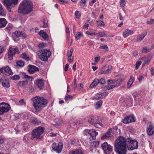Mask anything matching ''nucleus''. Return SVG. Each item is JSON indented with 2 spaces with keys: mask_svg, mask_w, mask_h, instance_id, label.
<instances>
[{
  "mask_svg": "<svg viewBox=\"0 0 154 154\" xmlns=\"http://www.w3.org/2000/svg\"><path fill=\"white\" fill-rule=\"evenodd\" d=\"M126 146L129 150L137 149L138 146L137 140L131 137L127 139L125 137L119 136L116 140L114 144V150L119 154H126Z\"/></svg>",
  "mask_w": 154,
  "mask_h": 154,
  "instance_id": "nucleus-1",
  "label": "nucleus"
},
{
  "mask_svg": "<svg viewBox=\"0 0 154 154\" xmlns=\"http://www.w3.org/2000/svg\"><path fill=\"white\" fill-rule=\"evenodd\" d=\"M33 4L30 0H23L20 4L18 12L23 15L29 14L33 11Z\"/></svg>",
  "mask_w": 154,
  "mask_h": 154,
  "instance_id": "nucleus-2",
  "label": "nucleus"
},
{
  "mask_svg": "<svg viewBox=\"0 0 154 154\" xmlns=\"http://www.w3.org/2000/svg\"><path fill=\"white\" fill-rule=\"evenodd\" d=\"M47 100L43 97H37L33 101V106L37 111L41 110L47 106Z\"/></svg>",
  "mask_w": 154,
  "mask_h": 154,
  "instance_id": "nucleus-3",
  "label": "nucleus"
},
{
  "mask_svg": "<svg viewBox=\"0 0 154 154\" xmlns=\"http://www.w3.org/2000/svg\"><path fill=\"white\" fill-rule=\"evenodd\" d=\"M45 130V128L43 127L38 126L36 127L32 131L31 139L36 141L41 139L43 138L42 134L44 132Z\"/></svg>",
  "mask_w": 154,
  "mask_h": 154,
  "instance_id": "nucleus-4",
  "label": "nucleus"
},
{
  "mask_svg": "<svg viewBox=\"0 0 154 154\" xmlns=\"http://www.w3.org/2000/svg\"><path fill=\"white\" fill-rule=\"evenodd\" d=\"M23 77L22 79H24V81H20L17 84V85L18 86H22L23 87H25L28 83V81H32L34 78L32 76H30L26 74L24 72L22 73Z\"/></svg>",
  "mask_w": 154,
  "mask_h": 154,
  "instance_id": "nucleus-5",
  "label": "nucleus"
},
{
  "mask_svg": "<svg viewBox=\"0 0 154 154\" xmlns=\"http://www.w3.org/2000/svg\"><path fill=\"white\" fill-rule=\"evenodd\" d=\"M39 52L41 54L39 56V58L42 60L44 61H47L48 60V58L51 56V53L50 50L46 49H43L39 50Z\"/></svg>",
  "mask_w": 154,
  "mask_h": 154,
  "instance_id": "nucleus-6",
  "label": "nucleus"
},
{
  "mask_svg": "<svg viewBox=\"0 0 154 154\" xmlns=\"http://www.w3.org/2000/svg\"><path fill=\"white\" fill-rule=\"evenodd\" d=\"M11 109V106L8 103L4 102L0 103V115L8 112Z\"/></svg>",
  "mask_w": 154,
  "mask_h": 154,
  "instance_id": "nucleus-7",
  "label": "nucleus"
},
{
  "mask_svg": "<svg viewBox=\"0 0 154 154\" xmlns=\"http://www.w3.org/2000/svg\"><path fill=\"white\" fill-rule=\"evenodd\" d=\"M100 147L105 154H109L113 150L112 146L105 142L101 144Z\"/></svg>",
  "mask_w": 154,
  "mask_h": 154,
  "instance_id": "nucleus-8",
  "label": "nucleus"
},
{
  "mask_svg": "<svg viewBox=\"0 0 154 154\" xmlns=\"http://www.w3.org/2000/svg\"><path fill=\"white\" fill-rule=\"evenodd\" d=\"M63 147V143L62 142H59L58 143L54 142L51 146L52 149L58 153L61 152Z\"/></svg>",
  "mask_w": 154,
  "mask_h": 154,
  "instance_id": "nucleus-9",
  "label": "nucleus"
},
{
  "mask_svg": "<svg viewBox=\"0 0 154 154\" xmlns=\"http://www.w3.org/2000/svg\"><path fill=\"white\" fill-rule=\"evenodd\" d=\"M1 73L7 75H11L13 74V72L8 66L0 68V74Z\"/></svg>",
  "mask_w": 154,
  "mask_h": 154,
  "instance_id": "nucleus-10",
  "label": "nucleus"
},
{
  "mask_svg": "<svg viewBox=\"0 0 154 154\" xmlns=\"http://www.w3.org/2000/svg\"><path fill=\"white\" fill-rule=\"evenodd\" d=\"M136 121L135 116L133 114H131L126 116L123 119V122L124 124H128L134 122Z\"/></svg>",
  "mask_w": 154,
  "mask_h": 154,
  "instance_id": "nucleus-11",
  "label": "nucleus"
},
{
  "mask_svg": "<svg viewBox=\"0 0 154 154\" xmlns=\"http://www.w3.org/2000/svg\"><path fill=\"white\" fill-rule=\"evenodd\" d=\"M21 32L20 31L16 30L12 33L11 37L12 39L15 42H17L20 40V38L21 37Z\"/></svg>",
  "mask_w": 154,
  "mask_h": 154,
  "instance_id": "nucleus-12",
  "label": "nucleus"
},
{
  "mask_svg": "<svg viewBox=\"0 0 154 154\" xmlns=\"http://www.w3.org/2000/svg\"><path fill=\"white\" fill-rule=\"evenodd\" d=\"M34 86H36L40 90H42L44 86L43 80L42 79H38L34 81Z\"/></svg>",
  "mask_w": 154,
  "mask_h": 154,
  "instance_id": "nucleus-13",
  "label": "nucleus"
},
{
  "mask_svg": "<svg viewBox=\"0 0 154 154\" xmlns=\"http://www.w3.org/2000/svg\"><path fill=\"white\" fill-rule=\"evenodd\" d=\"M39 70L38 67L33 65L29 64L28 66L27 71L29 74H33L36 72L38 71Z\"/></svg>",
  "mask_w": 154,
  "mask_h": 154,
  "instance_id": "nucleus-14",
  "label": "nucleus"
},
{
  "mask_svg": "<svg viewBox=\"0 0 154 154\" xmlns=\"http://www.w3.org/2000/svg\"><path fill=\"white\" fill-rule=\"evenodd\" d=\"M0 84L3 87L9 88L10 87V82L8 79H6L4 77L1 78L0 81Z\"/></svg>",
  "mask_w": 154,
  "mask_h": 154,
  "instance_id": "nucleus-15",
  "label": "nucleus"
},
{
  "mask_svg": "<svg viewBox=\"0 0 154 154\" xmlns=\"http://www.w3.org/2000/svg\"><path fill=\"white\" fill-rule=\"evenodd\" d=\"M125 106L126 107H130L132 106L133 104V100L132 97H129L125 100Z\"/></svg>",
  "mask_w": 154,
  "mask_h": 154,
  "instance_id": "nucleus-16",
  "label": "nucleus"
},
{
  "mask_svg": "<svg viewBox=\"0 0 154 154\" xmlns=\"http://www.w3.org/2000/svg\"><path fill=\"white\" fill-rule=\"evenodd\" d=\"M98 121V117L91 116L88 118V122L89 124L93 125L94 123Z\"/></svg>",
  "mask_w": 154,
  "mask_h": 154,
  "instance_id": "nucleus-17",
  "label": "nucleus"
},
{
  "mask_svg": "<svg viewBox=\"0 0 154 154\" xmlns=\"http://www.w3.org/2000/svg\"><path fill=\"white\" fill-rule=\"evenodd\" d=\"M146 132L147 134L150 136L154 133V127L152 123L149 124V128L147 129Z\"/></svg>",
  "mask_w": 154,
  "mask_h": 154,
  "instance_id": "nucleus-18",
  "label": "nucleus"
},
{
  "mask_svg": "<svg viewBox=\"0 0 154 154\" xmlns=\"http://www.w3.org/2000/svg\"><path fill=\"white\" fill-rule=\"evenodd\" d=\"M38 34L41 37H42L45 40L48 41L49 40V36L46 32L43 30H41L38 32Z\"/></svg>",
  "mask_w": 154,
  "mask_h": 154,
  "instance_id": "nucleus-19",
  "label": "nucleus"
},
{
  "mask_svg": "<svg viewBox=\"0 0 154 154\" xmlns=\"http://www.w3.org/2000/svg\"><path fill=\"white\" fill-rule=\"evenodd\" d=\"M90 135L92 137V139L94 140L96 139V136L98 135V133L94 129H90Z\"/></svg>",
  "mask_w": 154,
  "mask_h": 154,
  "instance_id": "nucleus-20",
  "label": "nucleus"
},
{
  "mask_svg": "<svg viewBox=\"0 0 154 154\" xmlns=\"http://www.w3.org/2000/svg\"><path fill=\"white\" fill-rule=\"evenodd\" d=\"M8 22L4 18H0V28L5 27Z\"/></svg>",
  "mask_w": 154,
  "mask_h": 154,
  "instance_id": "nucleus-21",
  "label": "nucleus"
},
{
  "mask_svg": "<svg viewBox=\"0 0 154 154\" xmlns=\"http://www.w3.org/2000/svg\"><path fill=\"white\" fill-rule=\"evenodd\" d=\"M133 33V31L128 29H126L125 32H123V36L125 38H126L129 35L132 34Z\"/></svg>",
  "mask_w": 154,
  "mask_h": 154,
  "instance_id": "nucleus-22",
  "label": "nucleus"
},
{
  "mask_svg": "<svg viewBox=\"0 0 154 154\" xmlns=\"http://www.w3.org/2000/svg\"><path fill=\"white\" fill-rule=\"evenodd\" d=\"M99 83V79H95L90 85L89 88H92L97 85Z\"/></svg>",
  "mask_w": 154,
  "mask_h": 154,
  "instance_id": "nucleus-23",
  "label": "nucleus"
},
{
  "mask_svg": "<svg viewBox=\"0 0 154 154\" xmlns=\"http://www.w3.org/2000/svg\"><path fill=\"white\" fill-rule=\"evenodd\" d=\"M134 78L133 76H130V79L128 80L127 85V87L128 88H130L131 87V85L134 82Z\"/></svg>",
  "mask_w": 154,
  "mask_h": 154,
  "instance_id": "nucleus-24",
  "label": "nucleus"
},
{
  "mask_svg": "<svg viewBox=\"0 0 154 154\" xmlns=\"http://www.w3.org/2000/svg\"><path fill=\"white\" fill-rule=\"evenodd\" d=\"M100 143V141H94L91 142L90 146L91 147L96 149L99 146Z\"/></svg>",
  "mask_w": 154,
  "mask_h": 154,
  "instance_id": "nucleus-25",
  "label": "nucleus"
},
{
  "mask_svg": "<svg viewBox=\"0 0 154 154\" xmlns=\"http://www.w3.org/2000/svg\"><path fill=\"white\" fill-rule=\"evenodd\" d=\"M8 51L10 53H15V54H18L20 53L18 49L16 48H12L11 47Z\"/></svg>",
  "mask_w": 154,
  "mask_h": 154,
  "instance_id": "nucleus-26",
  "label": "nucleus"
},
{
  "mask_svg": "<svg viewBox=\"0 0 154 154\" xmlns=\"http://www.w3.org/2000/svg\"><path fill=\"white\" fill-rule=\"evenodd\" d=\"M3 4L6 7V8L11 7L13 5L9 0H5L3 2Z\"/></svg>",
  "mask_w": 154,
  "mask_h": 154,
  "instance_id": "nucleus-27",
  "label": "nucleus"
},
{
  "mask_svg": "<svg viewBox=\"0 0 154 154\" xmlns=\"http://www.w3.org/2000/svg\"><path fill=\"white\" fill-rule=\"evenodd\" d=\"M103 103L102 100H99L94 105L95 109H99L102 106Z\"/></svg>",
  "mask_w": 154,
  "mask_h": 154,
  "instance_id": "nucleus-28",
  "label": "nucleus"
},
{
  "mask_svg": "<svg viewBox=\"0 0 154 154\" xmlns=\"http://www.w3.org/2000/svg\"><path fill=\"white\" fill-rule=\"evenodd\" d=\"M20 57L21 58L25 59L27 61H29L30 60L29 57V56H27L25 52L21 54L20 55Z\"/></svg>",
  "mask_w": 154,
  "mask_h": 154,
  "instance_id": "nucleus-29",
  "label": "nucleus"
},
{
  "mask_svg": "<svg viewBox=\"0 0 154 154\" xmlns=\"http://www.w3.org/2000/svg\"><path fill=\"white\" fill-rule=\"evenodd\" d=\"M135 105L136 106L138 105H143V101L141 100V99H140L139 97H138L136 100H135Z\"/></svg>",
  "mask_w": 154,
  "mask_h": 154,
  "instance_id": "nucleus-30",
  "label": "nucleus"
},
{
  "mask_svg": "<svg viewBox=\"0 0 154 154\" xmlns=\"http://www.w3.org/2000/svg\"><path fill=\"white\" fill-rule=\"evenodd\" d=\"M16 63L17 66L21 67L25 65L24 62L21 60L16 61Z\"/></svg>",
  "mask_w": 154,
  "mask_h": 154,
  "instance_id": "nucleus-31",
  "label": "nucleus"
},
{
  "mask_svg": "<svg viewBox=\"0 0 154 154\" xmlns=\"http://www.w3.org/2000/svg\"><path fill=\"white\" fill-rule=\"evenodd\" d=\"M8 59L9 60H11L13 59V56H15V53H10L8 51Z\"/></svg>",
  "mask_w": 154,
  "mask_h": 154,
  "instance_id": "nucleus-32",
  "label": "nucleus"
},
{
  "mask_svg": "<svg viewBox=\"0 0 154 154\" xmlns=\"http://www.w3.org/2000/svg\"><path fill=\"white\" fill-rule=\"evenodd\" d=\"M30 122L31 123L35 125H38L39 123H41V122L40 121L39 122V121H38L36 119H31L30 121Z\"/></svg>",
  "mask_w": 154,
  "mask_h": 154,
  "instance_id": "nucleus-33",
  "label": "nucleus"
},
{
  "mask_svg": "<svg viewBox=\"0 0 154 154\" xmlns=\"http://www.w3.org/2000/svg\"><path fill=\"white\" fill-rule=\"evenodd\" d=\"M10 79L13 80H18L20 79V76L18 75H15L10 76Z\"/></svg>",
  "mask_w": 154,
  "mask_h": 154,
  "instance_id": "nucleus-34",
  "label": "nucleus"
},
{
  "mask_svg": "<svg viewBox=\"0 0 154 154\" xmlns=\"http://www.w3.org/2000/svg\"><path fill=\"white\" fill-rule=\"evenodd\" d=\"M73 98V97L71 95H69L67 94L65 96L64 99L66 101L70 100H72Z\"/></svg>",
  "mask_w": 154,
  "mask_h": 154,
  "instance_id": "nucleus-35",
  "label": "nucleus"
},
{
  "mask_svg": "<svg viewBox=\"0 0 154 154\" xmlns=\"http://www.w3.org/2000/svg\"><path fill=\"white\" fill-rule=\"evenodd\" d=\"M116 87V85H112V86H105L103 87H102L101 88L104 90H109L113 89Z\"/></svg>",
  "mask_w": 154,
  "mask_h": 154,
  "instance_id": "nucleus-36",
  "label": "nucleus"
},
{
  "mask_svg": "<svg viewBox=\"0 0 154 154\" xmlns=\"http://www.w3.org/2000/svg\"><path fill=\"white\" fill-rule=\"evenodd\" d=\"M71 154H84L83 152L80 149H76Z\"/></svg>",
  "mask_w": 154,
  "mask_h": 154,
  "instance_id": "nucleus-37",
  "label": "nucleus"
},
{
  "mask_svg": "<svg viewBox=\"0 0 154 154\" xmlns=\"http://www.w3.org/2000/svg\"><path fill=\"white\" fill-rule=\"evenodd\" d=\"M100 93H99L97 94L94 96L93 99L94 100H99L102 98Z\"/></svg>",
  "mask_w": 154,
  "mask_h": 154,
  "instance_id": "nucleus-38",
  "label": "nucleus"
},
{
  "mask_svg": "<svg viewBox=\"0 0 154 154\" xmlns=\"http://www.w3.org/2000/svg\"><path fill=\"white\" fill-rule=\"evenodd\" d=\"M123 80L121 79H119L115 81V83L117 85L116 86H120L122 84Z\"/></svg>",
  "mask_w": 154,
  "mask_h": 154,
  "instance_id": "nucleus-39",
  "label": "nucleus"
},
{
  "mask_svg": "<svg viewBox=\"0 0 154 154\" xmlns=\"http://www.w3.org/2000/svg\"><path fill=\"white\" fill-rule=\"evenodd\" d=\"M107 36V35L106 34L103 32H100L97 33V37H106Z\"/></svg>",
  "mask_w": 154,
  "mask_h": 154,
  "instance_id": "nucleus-40",
  "label": "nucleus"
},
{
  "mask_svg": "<svg viewBox=\"0 0 154 154\" xmlns=\"http://www.w3.org/2000/svg\"><path fill=\"white\" fill-rule=\"evenodd\" d=\"M151 51V49L149 48H147L146 46L142 48V53H147Z\"/></svg>",
  "mask_w": 154,
  "mask_h": 154,
  "instance_id": "nucleus-41",
  "label": "nucleus"
},
{
  "mask_svg": "<svg viewBox=\"0 0 154 154\" xmlns=\"http://www.w3.org/2000/svg\"><path fill=\"white\" fill-rule=\"evenodd\" d=\"M21 33V36L23 39L26 38H28V36L24 32L22 31Z\"/></svg>",
  "mask_w": 154,
  "mask_h": 154,
  "instance_id": "nucleus-42",
  "label": "nucleus"
},
{
  "mask_svg": "<svg viewBox=\"0 0 154 154\" xmlns=\"http://www.w3.org/2000/svg\"><path fill=\"white\" fill-rule=\"evenodd\" d=\"M75 38L77 40H79L80 39L81 37L83 36V34L81 33L80 32H78L77 34H75Z\"/></svg>",
  "mask_w": 154,
  "mask_h": 154,
  "instance_id": "nucleus-43",
  "label": "nucleus"
},
{
  "mask_svg": "<svg viewBox=\"0 0 154 154\" xmlns=\"http://www.w3.org/2000/svg\"><path fill=\"white\" fill-rule=\"evenodd\" d=\"M97 24L98 26H102L103 27L105 26V24L103 21H97Z\"/></svg>",
  "mask_w": 154,
  "mask_h": 154,
  "instance_id": "nucleus-44",
  "label": "nucleus"
},
{
  "mask_svg": "<svg viewBox=\"0 0 154 154\" xmlns=\"http://www.w3.org/2000/svg\"><path fill=\"white\" fill-rule=\"evenodd\" d=\"M47 46V43H42L39 44L38 45V47L39 48L46 47Z\"/></svg>",
  "mask_w": 154,
  "mask_h": 154,
  "instance_id": "nucleus-45",
  "label": "nucleus"
},
{
  "mask_svg": "<svg viewBox=\"0 0 154 154\" xmlns=\"http://www.w3.org/2000/svg\"><path fill=\"white\" fill-rule=\"evenodd\" d=\"M13 27V25L10 23H9L7 26L5 28V30H8L9 31Z\"/></svg>",
  "mask_w": 154,
  "mask_h": 154,
  "instance_id": "nucleus-46",
  "label": "nucleus"
},
{
  "mask_svg": "<svg viewBox=\"0 0 154 154\" xmlns=\"http://www.w3.org/2000/svg\"><path fill=\"white\" fill-rule=\"evenodd\" d=\"M10 2L13 5L12 7H14L17 4L18 0H9Z\"/></svg>",
  "mask_w": 154,
  "mask_h": 154,
  "instance_id": "nucleus-47",
  "label": "nucleus"
},
{
  "mask_svg": "<svg viewBox=\"0 0 154 154\" xmlns=\"http://www.w3.org/2000/svg\"><path fill=\"white\" fill-rule=\"evenodd\" d=\"M99 83L100 84L103 85L106 84V82L104 78H103L99 80Z\"/></svg>",
  "mask_w": 154,
  "mask_h": 154,
  "instance_id": "nucleus-48",
  "label": "nucleus"
},
{
  "mask_svg": "<svg viewBox=\"0 0 154 154\" xmlns=\"http://www.w3.org/2000/svg\"><path fill=\"white\" fill-rule=\"evenodd\" d=\"M86 33L87 34L91 36L95 35L97 37V33L96 32H90L89 31H87L86 32Z\"/></svg>",
  "mask_w": 154,
  "mask_h": 154,
  "instance_id": "nucleus-49",
  "label": "nucleus"
},
{
  "mask_svg": "<svg viewBox=\"0 0 154 154\" xmlns=\"http://www.w3.org/2000/svg\"><path fill=\"white\" fill-rule=\"evenodd\" d=\"M48 20L45 19H44V20L43 21V27L44 28H47L48 27Z\"/></svg>",
  "mask_w": 154,
  "mask_h": 154,
  "instance_id": "nucleus-50",
  "label": "nucleus"
},
{
  "mask_svg": "<svg viewBox=\"0 0 154 154\" xmlns=\"http://www.w3.org/2000/svg\"><path fill=\"white\" fill-rule=\"evenodd\" d=\"M115 84V82H114L113 80L111 79H109L107 80V85L108 86H112L113 85Z\"/></svg>",
  "mask_w": 154,
  "mask_h": 154,
  "instance_id": "nucleus-51",
  "label": "nucleus"
},
{
  "mask_svg": "<svg viewBox=\"0 0 154 154\" xmlns=\"http://www.w3.org/2000/svg\"><path fill=\"white\" fill-rule=\"evenodd\" d=\"M101 94V96L102 97V98H105L106 96L108 95L109 93L107 91H105L102 93H100Z\"/></svg>",
  "mask_w": 154,
  "mask_h": 154,
  "instance_id": "nucleus-52",
  "label": "nucleus"
},
{
  "mask_svg": "<svg viewBox=\"0 0 154 154\" xmlns=\"http://www.w3.org/2000/svg\"><path fill=\"white\" fill-rule=\"evenodd\" d=\"M150 60L149 58H148L147 60H145L144 62L142 63V66H144L146 64H148L149 62H150Z\"/></svg>",
  "mask_w": 154,
  "mask_h": 154,
  "instance_id": "nucleus-53",
  "label": "nucleus"
},
{
  "mask_svg": "<svg viewBox=\"0 0 154 154\" xmlns=\"http://www.w3.org/2000/svg\"><path fill=\"white\" fill-rule=\"evenodd\" d=\"M141 63L142 62L140 61H138L136 63L135 65V69L136 70L138 69L139 66L141 64Z\"/></svg>",
  "mask_w": 154,
  "mask_h": 154,
  "instance_id": "nucleus-54",
  "label": "nucleus"
},
{
  "mask_svg": "<svg viewBox=\"0 0 154 154\" xmlns=\"http://www.w3.org/2000/svg\"><path fill=\"white\" fill-rule=\"evenodd\" d=\"M75 17L77 18H80L81 17V14L80 12L78 11H76L75 12Z\"/></svg>",
  "mask_w": 154,
  "mask_h": 154,
  "instance_id": "nucleus-55",
  "label": "nucleus"
},
{
  "mask_svg": "<svg viewBox=\"0 0 154 154\" xmlns=\"http://www.w3.org/2000/svg\"><path fill=\"white\" fill-rule=\"evenodd\" d=\"M90 130L88 129H85L83 131V134L85 135H88V134L90 135Z\"/></svg>",
  "mask_w": 154,
  "mask_h": 154,
  "instance_id": "nucleus-56",
  "label": "nucleus"
},
{
  "mask_svg": "<svg viewBox=\"0 0 154 154\" xmlns=\"http://www.w3.org/2000/svg\"><path fill=\"white\" fill-rule=\"evenodd\" d=\"M147 31H144L143 33H142L140 36L141 37V38H143V39L147 35Z\"/></svg>",
  "mask_w": 154,
  "mask_h": 154,
  "instance_id": "nucleus-57",
  "label": "nucleus"
},
{
  "mask_svg": "<svg viewBox=\"0 0 154 154\" xmlns=\"http://www.w3.org/2000/svg\"><path fill=\"white\" fill-rule=\"evenodd\" d=\"M78 123V122H72L70 123V126L72 127H76L77 125V124Z\"/></svg>",
  "mask_w": 154,
  "mask_h": 154,
  "instance_id": "nucleus-58",
  "label": "nucleus"
},
{
  "mask_svg": "<svg viewBox=\"0 0 154 154\" xmlns=\"http://www.w3.org/2000/svg\"><path fill=\"white\" fill-rule=\"evenodd\" d=\"M100 48L102 49H104L106 51H108L109 48L107 45H101Z\"/></svg>",
  "mask_w": 154,
  "mask_h": 154,
  "instance_id": "nucleus-59",
  "label": "nucleus"
},
{
  "mask_svg": "<svg viewBox=\"0 0 154 154\" xmlns=\"http://www.w3.org/2000/svg\"><path fill=\"white\" fill-rule=\"evenodd\" d=\"M76 81V79L75 78L74 79V89L75 91L76 90L77 87V85Z\"/></svg>",
  "mask_w": 154,
  "mask_h": 154,
  "instance_id": "nucleus-60",
  "label": "nucleus"
},
{
  "mask_svg": "<svg viewBox=\"0 0 154 154\" xmlns=\"http://www.w3.org/2000/svg\"><path fill=\"white\" fill-rule=\"evenodd\" d=\"M133 97L134 98V100H136L138 97H139L137 93L136 92L134 93L133 94Z\"/></svg>",
  "mask_w": 154,
  "mask_h": 154,
  "instance_id": "nucleus-61",
  "label": "nucleus"
},
{
  "mask_svg": "<svg viewBox=\"0 0 154 154\" xmlns=\"http://www.w3.org/2000/svg\"><path fill=\"white\" fill-rule=\"evenodd\" d=\"M144 77L141 75H140L138 78V80L139 82L140 83L144 79Z\"/></svg>",
  "mask_w": 154,
  "mask_h": 154,
  "instance_id": "nucleus-62",
  "label": "nucleus"
},
{
  "mask_svg": "<svg viewBox=\"0 0 154 154\" xmlns=\"http://www.w3.org/2000/svg\"><path fill=\"white\" fill-rule=\"evenodd\" d=\"M58 2L60 3L62 5H64L65 4H67L68 3V1H65L63 0H58Z\"/></svg>",
  "mask_w": 154,
  "mask_h": 154,
  "instance_id": "nucleus-63",
  "label": "nucleus"
},
{
  "mask_svg": "<svg viewBox=\"0 0 154 154\" xmlns=\"http://www.w3.org/2000/svg\"><path fill=\"white\" fill-rule=\"evenodd\" d=\"M154 23V19L151 18L150 20V21H147V23L149 24H152L153 23Z\"/></svg>",
  "mask_w": 154,
  "mask_h": 154,
  "instance_id": "nucleus-64",
  "label": "nucleus"
}]
</instances>
